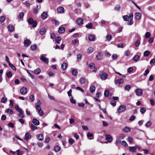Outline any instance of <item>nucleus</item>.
<instances>
[{
    "instance_id": "obj_11",
    "label": "nucleus",
    "mask_w": 155,
    "mask_h": 155,
    "mask_svg": "<svg viewBox=\"0 0 155 155\" xmlns=\"http://www.w3.org/2000/svg\"><path fill=\"white\" fill-rule=\"evenodd\" d=\"M31 44V41L28 39H26L24 41V45L25 47H28Z\"/></svg>"
},
{
    "instance_id": "obj_10",
    "label": "nucleus",
    "mask_w": 155,
    "mask_h": 155,
    "mask_svg": "<svg viewBox=\"0 0 155 155\" xmlns=\"http://www.w3.org/2000/svg\"><path fill=\"white\" fill-rule=\"evenodd\" d=\"M101 79L103 80L106 79L108 77V75L105 73H103L100 75Z\"/></svg>"
},
{
    "instance_id": "obj_48",
    "label": "nucleus",
    "mask_w": 155,
    "mask_h": 155,
    "mask_svg": "<svg viewBox=\"0 0 155 155\" xmlns=\"http://www.w3.org/2000/svg\"><path fill=\"white\" fill-rule=\"evenodd\" d=\"M127 141L130 143H131L133 142V139L132 137H129L127 138Z\"/></svg>"
},
{
    "instance_id": "obj_46",
    "label": "nucleus",
    "mask_w": 155,
    "mask_h": 155,
    "mask_svg": "<svg viewBox=\"0 0 155 155\" xmlns=\"http://www.w3.org/2000/svg\"><path fill=\"white\" fill-rule=\"evenodd\" d=\"M7 101V99L6 97H3L1 100V102L2 103H5Z\"/></svg>"
},
{
    "instance_id": "obj_51",
    "label": "nucleus",
    "mask_w": 155,
    "mask_h": 155,
    "mask_svg": "<svg viewBox=\"0 0 155 155\" xmlns=\"http://www.w3.org/2000/svg\"><path fill=\"white\" fill-rule=\"evenodd\" d=\"M150 36V33L149 32H147L145 34V37L146 38H149Z\"/></svg>"
},
{
    "instance_id": "obj_12",
    "label": "nucleus",
    "mask_w": 155,
    "mask_h": 155,
    "mask_svg": "<svg viewBox=\"0 0 155 155\" xmlns=\"http://www.w3.org/2000/svg\"><path fill=\"white\" fill-rule=\"evenodd\" d=\"M8 31L10 32H12L14 31L15 27L12 25H10L7 27Z\"/></svg>"
},
{
    "instance_id": "obj_61",
    "label": "nucleus",
    "mask_w": 155,
    "mask_h": 155,
    "mask_svg": "<svg viewBox=\"0 0 155 155\" xmlns=\"http://www.w3.org/2000/svg\"><path fill=\"white\" fill-rule=\"evenodd\" d=\"M35 108L38 111L41 110V106L39 104H37L35 106Z\"/></svg>"
},
{
    "instance_id": "obj_16",
    "label": "nucleus",
    "mask_w": 155,
    "mask_h": 155,
    "mask_svg": "<svg viewBox=\"0 0 155 155\" xmlns=\"http://www.w3.org/2000/svg\"><path fill=\"white\" fill-rule=\"evenodd\" d=\"M88 40L91 41H93L95 40L94 36L93 35H90L88 37Z\"/></svg>"
},
{
    "instance_id": "obj_6",
    "label": "nucleus",
    "mask_w": 155,
    "mask_h": 155,
    "mask_svg": "<svg viewBox=\"0 0 155 155\" xmlns=\"http://www.w3.org/2000/svg\"><path fill=\"white\" fill-rule=\"evenodd\" d=\"M15 108L16 110L18 111L19 112V116L21 115L23 113V111L19 107L18 105H16L15 106Z\"/></svg>"
},
{
    "instance_id": "obj_31",
    "label": "nucleus",
    "mask_w": 155,
    "mask_h": 155,
    "mask_svg": "<svg viewBox=\"0 0 155 155\" xmlns=\"http://www.w3.org/2000/svg\"><path fill=\"white\" fill-rule=\"evenodd\" d=\"M6 75L8 78H10L12 77V74L11 71H9L6 73Z\"/></svg>"
},
{
    "instance_id": "obj_18",
    "label": "nucleus",
    "mask_w": 155,
    "mask_h": 155,
    "mask_svg": "<svg viewBox=\"0 0 155 155\" xmlns=\"http://www.w3.org/2000/svg\"><path fill=\"white\" fill-rule=\"evenodd\" d=\"M103 56V54L101 52H100L96 55V58L97 60H100L102 58Z\"/></svg>"
},
{
    "instance_id": "obj_2",
    "label": "nucleus",
    "mask_w": 155,
    "mask_h": 155,
    "mask_svg": "<svg viewBox=\"0 0 155 155\" xmlns=\"http://www.w3.org/2000/svg\"><path fill=\"white\" fill-rule=\"evenodd\" d=\"M133 13H131L130 14L129 16H128L127 15H125L123 16V18L124 20L127 21H128L129 20L133 19Z\"/></svg>"
},
{
    "instance_id": "obj_7",
    "label": "nucleus",
    "mask_w": 155,
    "mask_h": 155,
    "mask_svg": "<svg viewBox=\"0 0 155 155\" xmlns=\"http://www.w3.org/2000/svg\"><path fill=\"white\" fill-rule=\"evenodd\" d=\"M136 95L138 96H140L143 94V91L140 89H137L135 91Z\"/></svg>"
},
{
    "instance_id": "obj_45",
    "label": "nucleus",
    "mask_w": 155,
    "mask_h": 155,
    "mask_svg": "<svg viewBox=\"0 0 155 155\" xmlns=\"http://www.w3.org/2000/svg\"><path fill=\"white\" fill-rule=\"evenodd\" d=\"M5 17L4 16H2L0 17V22H3L5 20Z\"/></svg>"
},
{
    "instance_id": "obj_54",
    "label": "nucleus",
    "mask_w": 155,
    "mask_h": 155,
    "mask_svg": "<svg viewBox=\"0 0 155 155\" xmlns=\"http://www.w3.org/2000/svg\"><path fill=\"white\" fill-rule=\"evenodd\" d=\"M133 19L129 20L128 21V25H131L133 24Z\"/></svg>"
},
{
    "instance_id": "obj_14",
    "label": "nucleus",
    "mask_w": 155,
    "mask_h": 155,
    "mask_svg": "<svg viewBox=\"0 0 155 155\" xmlns=\"http://www.w3.org/2000/svg\"><path fill=\"white\" fill-rule=\"evenodd\" d=\"M76 21L78 25H80L83 24V19L81 18H78Z\"/></svg>"
},
{
    "instance_id": "obj_36",
    "label": "nucleus",
    "mask_w": 155,
    "mask_h": 155,
    "mask_svg": "<svg viewBox=\"0 0 155 155\" xmlns=\"http://www.w3.org/2000/svg\"><path fill=\"white\" fill-rule=\"evenodd\" d=\"M93 26V24L91 23H89L86 25V27L87 28H91Z\"/></svg>"
},
{
    "instance_id": "obj_26",
    "label": "nucleus",
    "mask_w": 155,
    "mask_h": 155,
    "mask_svg": "<svg viewBox=\"0 0 155 155\" xmlns=\"http://www.w3.org/2000/svg\"><path fill=\"white\" fill-rule=\"evenodd\" d=\"M41 71V69L39 68H37L34 71V73L37 75L39 74Z\"/></svg>"
},
{
    "instance_id": "obj_56",
    "label": "nucleus",
    "mask_w": 155,
    "mask_h": 155,
    "mask_svg": "<svg viewBox=\"0 0 155 155\" xmlns=\"http://www.w3.org/2000/svg\"><path fill=\"white\" fill-rule=\"evenodd\" d=\"M81 58L82 55L81 54H79L77 55V59L78 61L81 60Z\"/></svg>"
},
{
    "instance_id": "obj_1",
    "label": "nucleus",
    "mask_w": 155,
    "mask_h": 155,
    "mask_svg": "<svg viewBox=\"0 0 155 155\" xmlns=\"http://www.w3.org/2000/svg\"><path fill=\"white\" fill-rule=\"evenodd\" d=\"M28 23L30 25H32V27L35 28L37 25V22L36 21L34 20L32 18H29L28 20Z\"/></svg>"
},
{
    "instance_id": "obj_30",
    "label": "nucleus",
    "mask_w": 155,
    "mask_h": 155,
    "mask_svg": "<svg viewBox=\"0 0 155 155\" xmlns=\"http://www.w3.org/2000/svg\"><path fill=\"white\" fill-rule=\"evenodd\" d=\"M37 48V45L36 44H34L31 45L30 47V49L32 51H35Z\"/></svg>"
},
{
    "instance_id": "obj_4",
    "label": "nucleus",
    "mask_w": 155,
    "mask_h": 155,
    "mask_svg": "<svg viewBox=\"0 0 155 155\" xmlns=\"http://www.w3.org/2000/svg\"><path fill=\"white\" fill-rule=\"evenodd\" d=\"M114 82L116 85H119L123 83L124 80L122 78H120L119 79L115 80Z\"/></svg>"
},
{
    "instance_id": "obj_59",
    "label": "nucleus",
    "mask_w": 155,
    "mask_h": 155,
    "mask_svg": "<svg viewBox=\"0 0 155 155\" xmlns=\"http://www.w3.org/2000/svg\"><path fill=\"white\" fill-rule=\"evenodd\" d=\"M112 35H107L106 36V38L108 41H110L112 38Z\"/></svg>"
},
{
    "instance_id": "obj_40",
    "label": "nucleus",
    "mask_w": 155,
    "mask_h": 155,
    "mask_svg": "<svg viewBox=\"0 0 155 155\" xmlns=\"http://www.w3.org/2000/svg\"><path fill=\"white\" fill-rule=\"evenodd\" d=\"M80 83L81 84H84L85 82V79L84 78H80Z\"/></svg>"
},
{
    "instance_id": "obj_63",
    "label": "nucleus",
    "mask_w": 155,
    "mask_h": 155,
    "mask_svg": "<svg viewBox=\"0 0 155 155\" xmlns=\"http://www.w3.org/2000/svg\"><path fill=\"white\" fill-rule=\"evenodd\" d=\"M117 55L116 54H114L112 56V58L113 60L116 59L117 58Z\"/></svg>"
},
{
    "instance_id": "obj_53",
    "label": "nucleus",
    "mask_w": 155,
    "mask_h": 155,
    "mask_svg": "<svg viewBox=\"0 0 155 155\" xmlns=\"http://www.w3.org/2000/svg\"><path fill=\"white\" fill-rule=\"evenodd\" d=\"M17 153L18 155H21L23 154V152L22 151H21L19 150H18L17 151Z\"/></svg>"
},
{
    "instance_id": "obj_29",
    "label": "nucleus",
    "mask_w": 155,
    "mask_h": 155,
    "mask_svg": "<svg viewBox=\"0 0 155 155\" xmlns=\"http://www.w3.org/2000/svg\"><path fill=\"white\" fill-rule=\"evenodd\" d=\"M94 51V48L92 47H89L87 50V53L90 54L92 53Z\"/></svg>"
},
{
    "instance_id": "obj_37",
    "label": "nucleus",
    "mask_w": 155,
    "mask_h": 155,
    "mask_svg": "<svg viewBox=\"0 0 155 155\" xmlns=\"http://www.w3.org/2000/svg\"><path fill=\"white\" fill-rule=\"evenodd\" d=\"M150 54V52L149 51H146L143 53V56L144 57H147Z\"/></svg>"
},
{
    "instance_id": "obj_9",
    "label": "nucleus",
    "mask_w": 155,
    "mask_h": 155,
    "mask_svg": "<svg viewBox=\"0 0 155 155\" xmlns=\"http://www.w3.org/2000/svg\"><path fill=\"white\" fill-rule=\"evenodd\" d=\"M27 89L25 87H23L20 89V92L22 95L26 94L27 93Z\"/></svg>"
},
{
    "instance_id": "obj_27",
    "label": "nucleus",
    "mask_w": 155,
    "mask_h": 155,
    "mask_svg": "<svg viewBox=\"0 0 155 155\" xmlns=\"http://www.w3.org/2000/svg\"><path fill=\"white\" fill-rule=\"evenodd\" d=\"M47 14L46 12L43 13L41 15V18L44 19H46L47 17Z\"/></svg>"
},
{
    "instance_id": "obj_42",
    "label": "nucleus",
    "mask_w": 155,
    "mask_h": 155,
    "mask_svg": "<svg viewBox=\"0 0 155 155\" xmlns=\"http://www.w3.org/2000/svg\"><path fill=\"white\" fill-rule=\"evenodd\" d=\"M131 88V86L130 85H126L125 86V89L126 90L129 91Z\"/></svg>"
},
{
    "instance_id": "obj_5",
    "label": "nucleus",
    "mask_w": 155,
    "mask_h": 155,
    "mask_svg": "<svg viewBox=\"0 0 155 155\" xmlns=\"http://www.w3.org/2000/svg\"><path fill=\"white\" fill-rule=\"evenodd\" d=\"M41 60L45 63V64H48L49 62L48 58L45 57L44 56L41 55L40 58Z\"/></svg>"
},
{
    "instance_id": "obj_55",
    "label": "nucleus",
    "mask_w": 155,
    "mask_h": 155,
    "mask_svg": "<svg viewBox=\"0 0 155 155\" xmlns=\"http://www.w3.org/2000/svg\"><path fill=\"white\" fill-rule=\"evenodd\" d=\"M130 54V51L127 50L126 51L124 52V54L127 56H129Z\"/></svg>"
},
{
    "instance_id": "obj_13",
    "label": "nucleus",
    "mask_w": 155,
    "mask_h": 155,
    "mask_svg": "<svg viewBox=\"0 0 155 155\" xmlns=\"http://www.w3.org/2000/svg\"><path fill=\"white\" fill-rule=\"evenodd\" d=\"M141 16V14L140 12H137L135 14V18L137 20H139Z\"/></svg>"
},
{
    "instance_id": "obj_15",
    "label": "nucleus",
    "mask_w": 155,
    "mask_h": 155,
    "mask_svg": "<svg viewBox=\"0 0 155 155\" xmlns=\"http://www.w3.org/2000/svg\"><path fill=\"white\" fill-rule=\"evenodd\" d=\"M46 31V28L45 27H42L40 28L39 32L41 35H43L45 33Z\"/></svg>"
},
{
    "instance_id": "obj_19",
    "label": "nucleus",
    "mask_w": 155,
    "mask_h": 155,
    "mask_svg": "<svg viewBox=\"0 0 155 155\" xmlns=\"http://www.w3.org/2000/svg\"><path fill=\"white\" fill-rule=\"evenodd\" d=\"M106 140L109 142H110L112 140V138L110 135H106Z\"/></svg>"
},
{
    "instance_id": "obj_60",
    "label": "nucleus",
    "mask_w": 155,
    "mask_h": 155,
    "mask_svg": "<svg viewBox=\"0 0 155 155\" xmlns=\"http://www.w3.org/2000/svg\"><path fill=\"white\" fill-rule=\"evenodd\" d=\"M122 144L123 146L127 147V143L125 141H123L122 142Z\"/></svg>"
},
{
    "instance_id": "obj_23",
    "label": "nucleus",
    "mask_w": 155,
    "mask_h": 155,
    "mask_svg": "<svg viewBox=\"0 0 155 155\" xmlns=\"http://www.w3.org/2000/svg\"><path fill=\"white\" fill-rule=\"evenodd\" d=\"M37 137L39 141H41L44 138L43 135L41 134H40L38 135L37 136Z\"/></svg>"
},
{
    "instance_id": "obj_64",
    "label": "nucleus",
    "mask_w": 155,
    "mask_h": 155,
    "mask_svg": "<svg viewBox=\"0 0 155 155\" xmlns=\"http://www.w3.org/2000/svg\"><path fill=\"white\" fill-rule=\"evenodd\" d=\"M120 9V5H117L115 8V10L117 11H119Z\"/></svg>"
},
{
    "instance_id": "obj_47",
    "label": "nucleus",
    "mask_w": 155,
    "mask_h": 155,
    "mask_svg": "<svg viewBox=\"0 0 155 155\" xmlns=\"http://www.w3.org/2000/svg\"><path fill=\"white\" fill-rule=\"evenodd\" d=\"M29 99L33 101L35 100V97L33 95L31 94L29 96Z\"/></svg>"
},
{
    "instance_id": "obj_41",
    "label": "nucleus",
    "mask_w": 155,
    "mask_h": 155,
    "mask_svg": "<svg viewBox=\"0 0 155 155\" xmlns=\"http://www.w3.org/2000/svg\"><path fill=\"white\" fill-rule=\"evenodd\" d=\"M6 112L9 114H12L13 113V112L12 109H8L6 110Z\"/></svg>"
},
{
    "instance_id": "obj_57",
    "label": "nucleus",
    "mask_w": 155,
    "mask_h": 155,
    "mask_svg": "<svg viewBox=\"0 0 155 155\" xmlns=\"http://www.w3.org/2000/svg\"><path fill=\"white\" fill-rule=\"evenodd\" d=\"M154 79V76L153 75H150L149 78L148 80L149 81H152Z\"/></svg>"
},
{
    "instance_id": "obj_32",
    "label": "nucleus",
    "mask_w": 155,
    "mask_h": 155,
    "mask_svg": "<svg viewBox=\"0 0 155 155\" xmlns=\"http://www.w3.org/2000/svg\"><path fill=\"white\" fill-rule=\"evenodd\" d=\"M25 137L26 140L29 139L31 137V135L29 133H27L25 134Z\"/></svg>"
},
{
    "instance_id": "obj_34",
    "label": "nucleus",
    "mask_w": 155,
    "mask_h": 155,
    "mask_svg": "<svg viewBox=\"0 0 155 155\" xmlns=\"http://www.w3.org/2000/svg\"><path fill=\"white\" fill-rule=\"evenodd\" d=\"M72 74L74 76H76L78 74V72L77 70L73 69L71 71Z\"/></svg>"
},
{
    "instance_id": "obj_39",
    "label": "nucleus",
    "mask_w": 155,
    "mask_h": 155,
    "mask_svg": "<svg viewBox=\"0 0 155 155\" xmlns=\"http://www.w3.org/2000/svg\"><path fill=\"white\" fill-rule=\"evenodd\" d=\"M24 16V14L23 12H21L19 13L18 16V17L20 19H21Z\"/></svg>"
},
{
    "instance_id": "obj_28",
    "label": "nucleus",
    "mask_w": 155,
    "mask_h": 155,
    "mask_svg": "<svg viewBox=\"0 0 155 155\" xmlns=\"http://www.w3.org/2000/svg\"><path fill=\"white\" fill-rule=\"evenodd\" d=\"M52 23L56 25H59V21H58L56 19H53L51 20Z\"/></svg>"
},
{
    "instance_id": "obj_17",
    "label": "nucleus",
    "mask_w": 155,
    "mask_h": 155,
    "mask_svg": "<svg viewBox=\"0 0 155 155\" xmlns=\"http://www.w3.org/2000/svg\"><path fill=\"white\" fill-rule=\"evenodd\" d=\"M32 123L35 125L37 126L39 125L40 124L39 121L35 118L32 120Z\"/></svg>"
},
{
    "instance_id": "obj_52",
    "label": "nucleus",
    "mask_w": 155,
    "mask_h": 155,
    "mask_svg": "<svg viewBox=\"0 0 155 155\" xmlns=\"http://www.w3.org/2000/svg\"><path fill=\"white\" fill-rule=\"evenodd\" d=\"M8 65L13 70L16 71V68L14 65L12 64L11 63L9 64Z\"/></svg>"
},
{
    "instance_id": "obj_8",
    "label": "nucleus",
    "mask_w": 155,
    "mask_h": 155,
    "mask_svg": "<svg viewBox=\"0 0 155 155\" xmlns=\"http://www.w3.org/2000/svg\"><path fill=\"white\" fill-rule=\"evenodd\" d=\"M88 67L91 69H94L92 71L94 72H96L97 71V69L96 67L95 66V65L94 63H90Z\"/></svg>"
},
{
    "instance_id": "obj_43",
    "label": "nucleus",
    "mask_w": 155,
    "mask_h": 155,
    "mask_svg": "<svg viewBox=\"0 0 155 155\" xmlns=\"http://www.w3.org/2000/svg\"><path fill=\"white\" fill-rule=\"evenodd\" d=\"M30 127L32 130L33 131L34 130H36L37 129V127L36 126H35L33 124H31V125Z\"/></svg>"
},
{
    "instance_id": "obj_49",
    "label": "nucleus",
    "mask_w": 155,
    "mask_h": 155,
    "mask_svg": "<svg viewBox=\"0 0 155 155\" xmlns=\"http://www.w3.org/2000/svg\"><path fill=\"white\" fill-rule=\"evenodd\" d=\"M146 110V109L144 107H141L140 108V111L142 113H144Z\"/></svg>"
},
{
    "instance_id": "obj_38",
    "label": "nucleus",
    "mask_w": 155,
    "mask_h": 155,
    "mask_svg": "<svg viewBox=\"0 0 155 155\" xmlns=\"http://www.w3.org/2000/svg\"><path fill=\"white\" fill-rule=\"evenodd\" d=\"M131 129L128 127H125L123 129V131L125 132H127L130 131Z\"/></svg>"
},
{
    "instance_id": "obj_25",
    "label": "nucleus",
    "mask_w": 155,
    "mask_h": 155,
    "mask_svg": "<svg viewBox=\"0 0 155 155\" xmlns=\"http://www.w3.org/2000/svg\"><path fill=\"white\" fill-rule=\"evenodd\" d=\"M68 66V64L65 62H64L61 65L62 69L63 70H65Z\"/></svg>"
},
{
    "instance_id": "obj_44",
    "label": "nucleus",
    "mask_w": 155,
    "mask_h": 155,
    "mask_svg": "<svg viewBox=\"0 0 155 155\" xmlns=\"http://www.w3.org/2000/svg\"><path fill=\"white\" fill-rule=\"evenodd\" d=\"M109 91L108 90H106L104 92V95L106 97H107L109 96Z\"/></svg>"
},
{
    "instance_id": "obj_21",
    "label": "nucleus",
    "mask_w": 155,
    "mask_h": 155,
    "mask_svg": "<svg viewBox=\"0 0 155 155\" xmlns=\"http://www.w3.org/2000/svg\"><path fill=\"white\" fill-rule=\"evenodd\" d=\"M65 31V28L63 27H60L59 28L58 30V32L60 34H61Z\"/></svg>"
},
{
    "instance_id": "obj_35",
    "label": "nucleus",
    "mask_w": 155,
    "mask_h": 155,
    "mask_svg": "<svg viewBox=\"0 0 155 155\" xmlns=\"http://www.w3.org/2000/svg\"><path fill=\"white\" fill-rule=\"evenodd\" d=\"M54 150L56 152L59 151L61 150V147L59 146H56L54 148Z\"/></svg>"
},
{
    "instance_id": "obj_3",
    "label": "nucleus",
    "mask_w": 155,
    "mask_h": 155,
    "mask_svg": "<svg viewBox=\"0 0 155 155\" xmlns=\"http://www.w3.org/2000/svg\"><path fill=\"white\" fill-rule=\"evenodd\" d=\"M126 109V106L124 105L120 106L118 108L117 110L119 113H122L124 112Z\"/></svg>"
},
{
    "instance_id": "obj_50",
    "label": "nucleus",
    "mask_w": 155,
    "mask_h": 155,
    "mask_svg": "<svg viewBox=\"0 0 155 155\" xmlns=\"http://www.w3.org/2000/svg\"><path fill=\"white\" fill-rule=\"evenodd\" d=\"M140 44V40H137L135 43V45L136 47L138 46Z\"/></svg>"
},
{
    "instance_id": "obj_58",
    "label": "nucleus",
    "mask_w": 155,
    "mask_h": 155,
    "mask_svg": "<svg viewBox=\"0 0 155 155\" xmlns=\"http://www.w3.org/2000/svg\"><path fill=\"white\" fill-rule=\"evenodd\" d=\"M71 102L73 104H75L76 103V101L75 100H74L72 97H71L70 99Z\"/></svg>"
},
{
    "instance_id": "obj_24",
    "label": "nucleus",
    "mask_w": 155,
    "mask_h": 155,
    "mask_svg": "<svg viewBox=\"0 0 155 155\" xmlns=\"http://www.w3.org/2000/svg\"><path fill=\"white\" fill-rule=\"evenodd\" d=\"M129 150L131 152H135L136 151V147L134 146L130 147H129Z\"/></svg>"
},
{
    "instance_id": "obj_33",
    "label": "nucleus",
    "mask_w": 155,
    "mask_h": 155,
    "mask_svg": "<svg viewBox=\"0 0 155 155\" xmlns=\"http://www.w3.org/2000/svg\"><path fill=\"white\" fill-rule=\"evenodd\" d=\"M90 90L91 92H94L95 90V87L94 85L91 86L90 88Z\"/></svg>"
},
{
    "instance_id": "obj_62",
    "label": "nucleus",
    "mask_w": 155,
    "mask_h": 155,
    "mask_svg": "<svg viewBox=\"0 0 155 155\" xmlns=\"http://www.w3.org/2000/svg\"><path fill=\"white\" fill-rule=\"evenodd\" d=\"M117 102L113 101H110L111 105L114 106H115L116 105Z\"/></svg>"
},
{
    "instance_id": "obj_22",
    "label": "nucleus",
    "mask_w": 155,
    "mask_h": 155,
    "mask_svg": "<svg viewBox=\"0 0 155 155\" xmlns=\"http://www.w3.org/2000/svg\"><path fill=\"white\" fill-rule=\"evenodd\" d=\"M57 11L60 13H62L64 11V8L62 7H59L58 8Z\"/></svg>"
},
{
    "instance_id": "obj_20",
    "label": "nucleus",
    "mask_w": 155,
    "mask_h": 155,
    "mask_svg": "<svg viewBox=\"0 0 155 155\" xmlns=\"http://www.w3.org/2000/svg\"><path fill=\"white\" fill-rule=\"evenodd\" d=\"M140 57L137 55H135L133 58V60L136 62L139 61L140 60Z\"/></svg>"
}]
</instances>
